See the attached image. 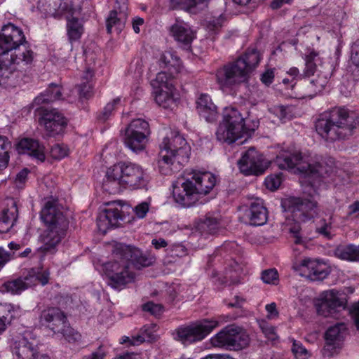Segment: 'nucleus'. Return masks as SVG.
I'll return each mask as SVG.
<instances>
[{"mask_svg":"<svg viewBox=\"0 0 359 359\" xmlns=\"http://www.w3.org/2000/svg\"><path fill=\"white\" fill-rule=\"evenodd\" d=\"M274 79V70L272 69H267L264 72L261 76L262 82L266 86H269L272 83Z\"/></svg>","mask_w":359,"mask_h":359,"instance_id":"60","label":"nucleus"},{"mask_svg":"<svg viewBox=\"0 0 359 359\" xmlns=\"http://www.w3.org/2000/svg\"><path fill=\"white\" fill-rule=\"evenodd\" d=\"M142 309L156 317L160 316L163 312V307L161 304H154L151 302L144 304L142 306Z\"/></svg>","mask_w":359,"mask_h":359,"instance_id":"51","label":"nucleus"},{"mask_svg":"<svg viewBox=\"0 0 359 359\" xmlns=\"http://www.w3.org/2000/svg\"><path fill=\"white\" fill-rule=\"evenodd\" d=\"M11 143L8 139L0 135V169L6 168L9 161V150Z\"/></svg>","mask_w":359,"mask_h":359,"instance_id":"44","label":"nucleus"},{"mask_svg":"<svg viewBox=\"0 0 359 359\" xmlns=\"http://www.w3.org/2000/svg\"><path fill=\"white\" fill-rule=\"evenodd\" d=\"M154 261L153 257L144 255L137 248L118 244L112 259L102 265V270L109 280V284L117 289L135 281V273L130 265L140 269L150 266Z\"/></svg>","mask_w":359,"mask_h":359,"instance_id":"1","label":"nucleus"},{"mask_svg":"<svg viewBox=\"0 0 359 359\" xmlns=\"http://www.w3.org/2000/svg\"><path fill=\"white\" fill-rule=\"evenodd\" d=\"M233 337L231 349L241 350L250 344V337L245 331L240 327H233Z\"/></svg>","mask_w":359,"mask_h":359,"instance_id":"39","label":"nucleus"},{"mask_svg":"<svg viewBox=\"0 0 359 359\" xmlns=\"http://www.w3.org/2000/svg\"><path fill=\"white\" fill-rule=\"evenodd\" d=\"M123 141L126 147L133 152L137 153L145 149L148 142V137L135 135L134 133L125 131Z\"/></svg>","mask_w":359,"mask_h":359,"instance_id":"33","label":"nucleus"},{"mask_svg":"<svg viewBox=\"0 0 359 359\" xmlns=\"http://www.w3.org/2000/svg\"><path fill=\"white\" fill-rule=\"evenodd\" d=\"M48 229L42 236L44 252H50L66 234L69 222L64 208L56 201H48L41 212Z\"/></svg>","mask_w":359,"mask_h":359,"instance_id":"8","label":"nucleus"},{"mask_svg":"<svg viewBox=\"0 0 359 359\" xmlns=\"http://www.w3.org/2000/svg\"><path fill=\"white\" fill-rule=\"evenodd\" d=\"M60 97V88L56 85H51L43 93H41L34 99V103L39 105L58 100Z\"/></svg>","mask_w":359,"mask_h":359,"instance_id":"38","label":"nucleus"},{"mask_svg":"<svg viewBox=\"0 0 359 359\" xmlns=\"http://www.w3.org/2000/svg\"><path fill=\"white\" fill-rule=\"evenodd\" d=\"M346 334V326L344 323H339L330 327L325 333V341L340 344Z\"/></svg>","mask_w":359,"mask_h":359,"instance_id":"40","label":"nucleus"},{"mask_svg":"<svg viewBox=\"0 0 359 359\" xmlns=\"http://www.w3.org/2000/svg\"><path fill=\"white\" fill-rule=\"evenodd\" d=\"M157 62L161 68L167 70L165 72L170 80L177 79L184 70L180 57L172 50L161 53L157 58Z\"/></svg>","mask_w":359,"mask_h":359,"instance_id":"21","label":"nucleus"},{"mask_svg":"<svg viewBox=\"0 0 359 359\" xmlns=\"http://www.w3.org/2000/svg\"><path fill=\"white\" fill-rule=\"evenodd\" d=\"M318 54L314 52H311L306 57V67L304 70V76L306 77L314 76V73L316 70V65L315 61Z\"/></svg>","mask_w":359,"mask_h":359,"instance_id":"46","label":"nucleus"},{"mask_svg":"<svg viewBox=\"0 0 359 359\" xmlns=\"http://www.w3.org/2000/svg\"><path fill=\"white\" fill-rule=\"evenodd\" d=\"M292 351L296 359H308L310 353L302 344L295 340L293 341Z\"/></svg>","mask_w":359,"mask_h":359,"instance_id":"49","label":"nucleus"},{"mask_svg":"<svg viewBox=\"0 0 359 359\" xmlns=\"http://www.w3.org/2000/svg\"><path fill=\"white\" fill-rule=\"evenodd\" d=\"M262 280L267 284L277 285L278 283V273L276 269H268L262 272Z\"/></svg>","mask_w":359,"mask_h":359,"instance_id":"50","label":"nucleus"},{"mask_svg":"<svg viewBox=\"0 0 359 359\" xmlns=\"http://www.w3.org/2000/svg\"><path fill=\"white\" fill-rule=\"evenodd\" d=\"M51 5L53 4V12L51 13L55 17L60 15L79 16L81 10V0H48Z\"/></svg>","mask_w":359,"mask_h":359,"instance_id":"25","label":"nucleus"},{"mask_svg":"<svg viewBox=\"0 0 359 359\" xmlns=\"http://www.w3.org/2000/svg\"><path fill=\"white\" fill-rule=\"evenodd\" d=\"M29 170L27 169H23L16 176L15 184L18 188H22L27 181Z\"/></svg>","mask_w":359,"mask_h":359,"instance_id":"59","label":"nucleus"},{"mask_svg":"<svg viewBox=\"0 0 359 359\" xmlns=\"http://www.w3.org/2000/svg\"><path fill=\"white\" fill-rule=\"evenodd\" d=\"M257 127V121L253 123V128L248 126L245 118L237 109L225 107L216 131V137L219 142L232 144L250 132L254 131Z\"/></svg>","mask_w":359,"mask_h":359,"instance_id":"9","label":"nucleus"},{"mask_svg":"<svg viewBox=\"0 0 359 359\" xmlns=\"http://www.w3.org/2000/svg\"><path fill=\"white\" fill-rule=\"evenodd\" d=\"M149 176L140 165L120 162L107 168L102 183L103 189L111 194L125 189H137L147 186Z\"/></svg>","mask_w":359,"mask_h":359,"instance_id":"3","label":"nucleus"},{"mask_svg":"<svg viewBox=\"0 0 359 359\" xmlns=\"http://www.w3.org/2000/svg\"><path fill=\"white\" fill-rule=\"evenodd\" d=\"M170 33L180 46L189 47L196 38L195 32L183 21H176L170 28Z\"/></svg>","mask_w":359,"mask_h":359,"instance_id":"24","label":"nucleus"},{"mask_svg":"<svg viewBox=\"0 0 359 359\" xmlns=\"http://www.w3.org/2000/svg\"><path fill=\"white\" fill-rule=\"evenodd\" d=\"M20 313L21 309L19 306L11 304H0V320L6 325L11 322L12 318L19 316Z\"/></svg>","mask_w":359,"mask_h":359,"instance_id":"41","label":"nucleus"},{"mask_svg":"<svg viewBox=\"0 0 359 359\" xmlns=\"http://www.w3.org/2000/svg\"><path fill=\"white\" fill-rule=\"evenodd\" d=\"M351 60L353 62L359 66V39L357 40L352 46Z\"/></svg>","mask_w":359,"mask_h":359,"instance_id":"62","label":"nucleus"},{"mask_svg":"<svg viewBox=\"0 0 359 359\" xmlns=\"http://www.w3.org/2000/svg\"><path fill=\"white\" fill-rule=\"evenodd\" d=\"M121 205L117 201H112L107 204V208L102 210L97 219L99 230L105 233L111 227H116L120 220L123 219Z\"/></svg>","mask_w":359,"mask_h":359,"instance_id":"20","label":"nucleus"},{"mask_svg":"<svg viewBox=\"0 0 359 359\" xmlns=\"http://www.w3.org/2000/svg\"><path fill=\"white\" fill-rule=\"evenodd\" d=\"M233 326L224 327L211 337V345L214 347L231 349L232 341H233Z\"/></svg>","mask_w":359,"mask_h":359,"instance_id":"32","label":"nucleus"},{"mask_svg":"<svg viewBox=\"0 0 359 359\" xmlns=\"http://www.w3.org/2000/svg\"><path fill=\"white\" fill-rule=\"evenodd\" d=\"M271 164L263 154L250 148L246 151L238 161L239 169L245 175L263 174Z\"/></svg>","mask_w":359,"mask_h":359,"instance_id":"17","label":"nucleus"},{"mask_svg":"<svg viewBox=\"0 0 359 359\" xmlns=\"http://www.w3.org/2000/svg\"><path fill=\"white\" fill-rule=\"evenodd\" d=\"M69 148L67 145L57 144L52 147L50 154L53 158L60 160L69 154Z\"/></svg>","mask_w":359,"mask_h":359,"instance_id":"47","label":"nucleus"},{"mask_svg":"<svg viewBox=\"0 0 359 359\" xmlns=\"http://www.w3.org/2000/svg\"><path fill=\"white\" fill-rule=\"evenodd\" d=\"M156 104L165 109H172L177 104V92L173 80H170L165 72L158 73L151 82Z\"/></svg>","mask_w":359,"mask_h":359,"instance_id":"12","label":"nucleus"},{"mask_svg":"<svg viewBox=\"0 0 359 359\" xmlns=\"http://www.w3.org/2000/svg\"><path fill=\"white\" fill-rule=\"evenodd\" d=\"M41 113L39 123L45 128L48 135L55 136L64 132L67 120L62 113L56 109H41Z\"/></svg>","mask_w":359,"mask_h":359,"instance_id":"19","label":"nucleus"},{"mask_svg":"<svg viewBox=\"0 0 359 359\" xmlns=\"http://www.w3.org/2000/svg\"><path fill=\"white\" fill-rule=\"evenodd\" d=\"M282 183V174H274L267 176L265 179L264 184L266 187L271 190L275 191L279 188Z\"/></svg>","mask_w":359,"mask_h":359,"instance_id":"48","label":"nucleus"},{"mask_svg":"<svg viewBox=\"0 0 359 359\" xmlns=\"http://www.w3.org/2000/svg\"><path fill=\"white\" fill-rule=\"evenodd\" d=\"M359 123L358 114L345 107L324 113L316 121L318 134L327 141L333 142L350 135Z\"/></svg>","mask_w":359,"mask_h":359,"instance_id":"4","label":"nucleus"},{"mask_svg":"<svg viewBox=\"0 0 359 359\" xmlns=\"http://www.w3.org/2000/svg\"><path fill=\"white\" fill-rule=\"evenodd\" d=\"M292 269L299 276L312 281H322L331 273V267L322 259L304 257L293 263Z\"/></svg>","mask_w":359,"mask_h":359,"instance_id":"15","label":"nucleus"},{"mask_svg":"<svg viewBox=\"0 0 359 359\" xmlns=\"http://www.w3.org/2000/svg\"><path fill=\"white\" fill-rule=\"evenodd\" d=\"M0 35L6 51L13 50L26 43L22 30L12 23L4 25Z\"/></svg>","mask_w":359,"mask_h":359,"instance_id":"22","label":"nucleus"},{"mask_svg":"<svg viewBox=\"0 0 359 359\" xmlns=\"http://www.w3.org/2000/svg\"><path fill=\"white\" fill-rule=\"evenodd\" d=\"M121 102V99L119 97H117L114 100H113L112 102H109L104 107L103 111V119H107L109 115L112 113V111L114 110L116 106L118 104Z\"/></svg>","mask_w":359,"mask_h":359,"instance_id":"57","label":"nucleus"},{"mask_svg":"<svg viewBox=\"0 0 359 359\" xmlns=\"http://www.w3.org/2000/svg\"><path fill=\"white\" fill-rule=\"evenodd\" d=\"M149 209V203L147 202H142L137 205L135 208V212L137 217L144 218Z\"/></svg>","mask_w":359,"mask_h":359,"instance_id":"56","label":"nucleus"},{"mask_svg":"<svg viewBox=\"0 0 359 359\" xmlns=\"http://www.w3.org/2000/svg\"><path fill=\"white\" fill-rule=\"evenodd\" d=\"M339 347V344L325 341V344L322 350V353L324 357L330 358L336 353V350Z\"/></svg>","mask_w":359,"mask_h":359,"instance_id":"53","label":"nucleus"},{"mask_svg":"<svg viewBox=\"0 0 359 359\" xmlns=\"http://www.w3.org/2000/svg\"><path fill=\"white\" fill-rule=\"evenodd\" d=\"M215 184L216 177L210 172L187 170L182 180L173 185V199L183 208L191 207L208 195Z\"/></svg>","mask_w":359,"mask_h":359,"instance_id":"2","label":"nucleus"},{"mask_svg":"<svg viewBox=\"0 0 359 359\" xmlns=\"http://www.w3.org/2000/svg\"><path fill=\"white\" fill-rule=\"evenodd\" d=\"M35 57L33 50L25 44L5 51L0 56V86L15 87L18 72L25 70L32 64Z\"/></svg>","mask_w":359,"mask_h":359,"instance_id":"7","label":"nucleus"},{"mask_svg":"<svg viewBox=\"0 0 359 359\" xmlns=\"http://www.w3.org/2000/svg\"><path fill=\"white\" fill-rule=\"evenodd\" d=\"M236 61H242L244 74L248 79L249 74L258 65L260 61L259 52L255 49H248L243 55Z\"/></svg>","mask_w":359,"mask_h":359,"instance_id":"34","label":"nucleus"},{"mask_svg":"<svg viewBox=\"0 0 359 359\" xmlns=\"http://www.w3.org/2000/svg\"><path fill=\"white\" fill-rule=\"evenodd\" d=\"M318 74L312 76L311 79L305 80L304 82L307 85V92L306 95L313 97L317 93L321 92L328 82V74L317 71Z\"/></svg>","mask_w":359,"mask_h":359,"instance_id":"30","label":"nucleus"},{"mask_svg":"<svg viewBox=\"0 0 359 359\" xmlns=\"http://www.w3.org/2000/svg\"><path fill=\"white\" fill-rule=\"evenodd\" d=\"M229 320V316L220 315L182 325L175 330L174 338L184 346H188L203 340L215 329Z\"/></svg>","mask_w":359,"mask_h":359,"instance_id":"10","label":"nucleus"},{"mask_svg":"<svg viewBox=\"0 0 359 359\" xmlns=\"http://www.w3.org/2000/svg\"><path fill=\"white\" fill-rule=\"evenodd\" d=\"M347 297L345 292L336 289L322 292L316 302V308L318 314L327 316L339 309H345Z\"/></svg>","mask_w":359,"mask_h":359,"instance_id":"16","label":"nucleus"},{"mask_svg":"<svg viewBox=\"0 0 359 359\" xmlns=\"http://www.w3.org/2000/svg\"><path fill=\"white\" fill-rule=\"evenodd\" d=\"M280 169L293 170L311 178H321L328 175L332 170V165L323 158L311 153H294L281 151L275 161Z\"/></svg>","mask_w":359,"mask_h":359,"instance_id":"5","label":"nucleus"},{"mask_svg":"<svg viewBox=\"0 0 359 359\" xmlns=\"http://www.w3.org/2000/svg\"><path fill=\"white\" fill-rule=\"evenodd\" d=\"M191 148L186 140L179 134L171 133L163 138L160 144L158 168L163 175H170L187 162Z\"/></svg>","mask_w":359,"mask_h":359,"instance_id":"6","label":"nucleus"},{"mask_svg":"<svg viewBox=\"0 0 359 359\" xmlns=\"http://www.w3.org/2000/svg\"><path fill=\"white\" fill-rule=\"evenodd\" d=\"M265 309L266 311V318L269 320H274L278 318L279 313L277 310V306L276 303L273 302L269 304H266L265 306Z\"/></svg>","mask_w":359,"mask_h":359,"instance_id":"55","label":"nucleus"},{"mask_svg":"<svg viewBox=\"0 0 359 359\" xmlns=\"http://www.w3.org/2000/svg\"><path fill=\"white\" fill-rule=\"evenodd\" d=\"M321 222L322 224L316 228L317 232L324 237L330 238L331 237V223L325 222L324 220H322Z\"/></svg>","mask_w":359,"mask_h":359,"instance_id":"54","label":"nucleus"},{"mask_svg":"<svg viewBox=\"0 0 359 359\" xmlns=\"http://www.w3.org/2000/svg\"><path fill=\"white\" fill-rule=\"evenodd\" d=\"M49 272L41 269H31L24 277L8 280L1 287L2 291L19 294L28 287L41 283L45 285L49 280Z\"/></svg>","mask_w":359,"mask_h":359,"instance_id":"14","label":"nucleus"},{"mask_svg":"<svg viewBox=\"0 0 359 359\" xmlns=\"http://www.w3.org/2000/svg\"><path fill=\"white\" fill-rule=\"evenodd\" d=\"M274 113L282 121H285L286 119L288 118L287 109L283 106H278L275 107Z\"/></svg>","mask_w":359,"mask_h":359,"instance_id":"63","label":"nucleus"},{"mask_svg":"<svg viewBox=\"0 0 359 359\" xmlns=\"http://www.w3.org/2000/svg\"><path fill=\"white\" fill-rule=\"evenodd\" d=\"M282 205L297 223L289 229L294 243L296 245H304L299 223L305 222L314 216L316 213V202L313 200L303 199L302 198L289 197L283 201Z\"/></svg>","mask_w":359,"mask_h":359,"instance_id":"11","label":"nucleus"},{"mask_svg":"<svg viewBox=\"0 0 359 359\" xmlns=\"http://www.w3.org/2000/svg\"><path fill=\"white\" fill-rule=\"evenodd\" d=\"M334 254L337 257L346 261L359 262V246L345 245L336 248Z\"/></svg>","mask_w":359,"mask_h":359,"instance_id":"37","label":"nucleus"},{"mask_svg":"<svg viewBox=\"0 0 359 359\" xmlns=\"http://www.w3.org/2000/svg\"><path fill=\"white\" fill-rule=\"evenodd\" d=\"M126 132L134 133L135 135H145L149 137L150 134L149 126L148 122L142 119H135L128 125L126 129Z\"/></svg>","mask_w":359,"mask_h":359,"instance_id":"43","label":"nucleus"},{"mask_svg":"<svg viewBox=\"0 0 359 359\" xmlns=\"http://www.w3.org/2000/svg\"><path fill=\"white\" fill-rule=\"evenodd\" d=\"M158 326L156 324L151 323L142 327L140 334L136 337L135 340L133 341V345L140 344L144 341H154L158 338Z\"/></svg>","mask_w":359,"mask_h":359,"instance_id":"36","label":"nucleus"},{"mask_svg":"<svg viewBox=\"0 0 359 359\" xmlns=\"http://www.w3.org/2000/svg\"><path fill=\"white\" fill-rule=\"evenodd\" d=\"M216 82L223 91H231L248 81L242 61H233L219 68L215 73Z\"/></svg>","mask_w":359,"mask_h":359,"instance_id":"13","label":"nucleus"},{"mask_svg":"<svg viewBox=\"0 0 359 359\" xmlns=\"http://www.w3.org/2000/svg\"><path fill=\"white\" fill-rule=\"evenodd\" d=\"M248 217L252 225L260 226L266 223L267 211L261 200L257 199L251 203Z\"/></svg>","mask_w":359,"mask_h":359,"instance_id":"31","label":"nucleus"},{"mask_svg":"<svg viewBox=\"0 0 359 359\" xmlns=\"http://www.w3.org/2000/svg\"><path fill=\"white\" fill-rule=\"evenodd\" d=\"M16 149L20 154H27L40 162L45 160L44 147L36 140L24 138L18 142Z\"/></svg>","mask_w":359,"mask_h":359,"instance_id":"26","label":"nucleus"},{"mask_svg":"<svg viewBox=\"0 0 359 359\" xmlns=\"http://www.w3.org/2000/svg\"><path fill=\"white\" fill-rule=\"evenodd\" d=\"M224 21H225L224 17L222 15H220L218 18H214L212 20H210L208 21V25H207L208 28L210 30H212V31L216 30L219 27L222 26Z\"/></svg>","mask_w":359,"mask_h":359,"instance_id":"58","label":"nucleus"},{"mask_svg":"<svg viewBox=\"0 0 359 359\" xmlns=\"http://www.w3.org/2000/svg\"><path fill=\"white\" fill-rule=\"evenodd\" d=\"M128 18V13L111 11L107 19V29L109 33L115 32L117 34L124 29Z\"/></svg>","mask_w":359,"mask_h":359,"instance_id":"29","label":"nucleus"},{"mask_svg":"<svg viewBox=\"0 0 359 359\" xmlns=\"http://www.w3.org/2000/svg\"><path fill=\"white\" fill-rule=\"evenodd\" d=\"M260 327L264 334L265 337L271 341H275L277 339V334L276 332L275 327L267 324L265 322H262L260 324Z\"/></svg>","mask_w":359,"mask_h":359,"instance_id":"52","label":"nucleus"},{"mask_svg":"<svg viewBox=\"0 0 359 359\" xmlns=\"http://www.w3.org/2000/svg\"><path fill=\"white\" fill-rule=\"evenodd\" d=\"M39 323L53 332L60 333L64 336L69 328L65 313L57 307H48L43 309L39 316Z\"/></svg>","mask_w":359,"mask_h":359,"instance_id":"18","label":"nucleus"},{"mask_svg":"<svg viewBox=\"0 0 359 359\" xmlns=\"http://www.w3.org/2000/svg\"><path fill=\"white\" fill-rule=\"evenodd\" d=\"M218 222L215 218L207 217L198 224V229L202 232H206L210 234L216 233L218 229Z\"/></svg>","mask_w":359,"mask_h":359,"instance_id":"45","label":"nucleus"},{"mask_svg":"<svg viewBox=\"0 0 359 359\" xmlns=\"http://www.w3.org/2000/svg\"><path fill=\"white\" fill-rule=\"evenodd\" d=\"M67 20V30L69 40L72 43L78 41L83 33L82 24L79 21L76 15H65Z\"/></svg>","mask_w":359,"mask_h":359,"instance_id":"35","label":"nucleus"},{"mask_svg":"<svg viewBox=\"0 0 359 359\" xmlns=\"http://www.w3.org/2000/svg\"><path fill=\"white\" fill-rule=\"evenodd\" d=\"M196 109L200 116L208 122L214 121L217 116V108L208 94H201L196 100Z\"/></svg>","mask_w":359,"mask_h":359,"instance_id":"27","label":"nucleus"},{"mask_svg":"<svg viewBox=\"0 0 359 359\" xmlns=\"http://www.w3.org/2000/svg\"><path fill=\"white\" fill-rule=\"evenodd\" d=\"M7 206L0 213V233L8 232L17 218L18 208L15 202L9 199Z\"/></svg>","mask_w":359,"mask_h":359,"instance_id":"28","label":"nucleus"},{"mask_svg":"<svg viewBox=\"0 0 359 359\" xmlns=\"http://www.w3.org/2000/svg\"><path fill=\"white\" fill-rule=\"evenodd\" d=\"M350 313L355 326L359 330V301L351 306Z\"/></svg>","mask_w":359,"mask_h":359,"instance_id":"61","label":"nucleus"},{"mask_svg":"<svg viewBox=\"0 0 359 359\" xmlns=\"http://www.w3.org/2000/svg\"><path fill=\"white\" fill-rule=\"evenodd\" d=\"M29 337L30 333L25 332L13 339L12 348L17 359H32L37 352L34 341H29Z\"/></svg>","mask_w":359,"mask_h":359,"instance_id":"23","label":"nucleus"},{"mask_svg":"<svg viewBox=\"0 0 359 359\" xmlns=\"http://www.w3.org/2000/svg\"><path fill=\"white\" fill-rule=\"evenodd\" d=\"M92 69H88L83 76V82L78 86L79 94L81 97L89 98L93 95L92 79L93 77Z\"/></svg>","mask_w":359,"mask_h":359,"instance_id":"42","label":"nucleus"},{"mask_svg":"<svg viewBox=\"0 0 359 359\" xmlns=\"http://www.w3.org/2000/svg\"><path fill=\"white\" fill-rule=\"evenodd\" d=\"M355 214L359 215V201H355L348 206V217H351Z\"/></svg>","mask_w":359,"mask_h":359,"instance_id":"64","label":"nucleus"}]
</instances>
